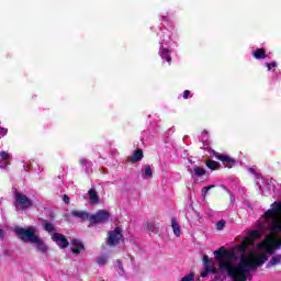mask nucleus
<instances>
[{"label":"nucleus","instance_id":"f257e3e1","mask_svg":"<svg viewBox=\"0 0 281 281\" xmlns=\"http://www.w3.org/2000/svg\"><path fill=\"white\" fill-rule=\"evenodd\" d=\"M258 238H260V232L251 231L233 250H227L225 247L215 250L213 254L215 261L218 263L220 271H226L228 278H232L234 281H247V273L249 271H256L258 267H262L269 260L265 252L258 257L254 254L249 256L245 254Z\"/></svg>","mask_w":281,"mask_h":281},{"label":"nucleus","instance_id":"f03ea898","mask_svg":"<svg viewBox=\"0 0 281 281\" xmlns=\"http://www.w3.org/2000/svg\"><path fill=\"white\" fill-rule=\"evenodd\" d=\"M14 233L22 240L23 243H31L33 244L36 241L38 235H36V228L34 226H29L27 228H23L21 226H16L14 228Z\"/></svg>","mask_w":281,"mask_h":281},{"label":"nucleus","instance_id":"7ed1b4c3","mask_svg":"<svg viewBox=\"0 0 281 281\" xmlns=\"http://www.w3.org/2000/svg\"><path fill=\"white\" fill-rule=\"evenodd\" d=\"M111 218V213L106 210H99L95 214H90L88 227H93V225H100L102 223H109Z\"/></svg>","mask_w":281,"mask_h":281},{"label":"nucleus","instance_id":"20e7f679","mask_svg":"<svg viewBox=\"0 0 281 281\" xmlns=\"http://www.w3.org/2000/svg\"><path fill=\"white\" fill-rule=\"evenodd\" d=\"M14 200L15 205L22 211L30 210L33 205L32 200L27 198V195L21 193V191H14Z\"/></svg>","mask_w":281,"mask_h":281},{"label":"nucleus","instance_id":"39448f33","mask_svg":"<svg viewBox=\"0 0 281 281\" xmlns=\"http://www.w3.org/2000/svg\"><path fill=\"white\" fill-rule=\"evenodd\" d=\"M122 227L116 226L114 231L108 233V245H119L120 240H122Z\"/></svg>","mask_w":281,"mask_h":281},{"label":"nucleus","instance_id":"423d86ee","mask_svg":"<svg viewBox=\"0 0 281 281\" xmlns=\"http://www.w3.org/2000/svg\"><path fill=\"white\" fill-rule=\"evenodd\" d=\"M52 240L54 243H57L58 247H60V249H67V247H69V240L67 239V237H65V235L60 234V233H54L52 235Z\"/></svg>","mask_w":281,"mask_h":281},{"label":"nucleus","instance_id":"0eeeda50","mask_svg":"<svg viewBox=\"0 0 281 281\" xmlns=\"http://www.w3.org/2000/svg\"><path fill=\"white\" fill-rule=\"evenodd\" d=\"M274 205L276 206L273 209H270L265 212L263 218H266V221H272V218H274L277 214H281V205L276 203Z\"/></svg>","mask_w":281,"mask_h":281},{"label":"nucleus","instance_id":"6e6552de","mask_svg":"<svg viewBox=\"0 0 281 281\" xmlns=\"http://www.w3.org/2000/svg\"><path fill=\"white\" fill-rule=\"evenodd\" d=\"M70 245H72L71 252L75 254V256H78L80 254H82V251H85V244H82V241H80L79 239H71Z\"/></svg>","mask_w":281,"mask_h":281},{"label":"nucleus","instance_id":"1a4fd4ad","mask_svg":"<svg viewBox=\"0 0 281 281\" xmlns=\"http://www.w3.org/2000/svg\"><path fill=\"white\" fill-rule=\"evenodd\" d=\"M71 216H74L75 218H79L82 223H85V221H89L91 214L86 211L72 210Z\"/></svg>","mask_w":281,"mask_h":281},{"label":"nucleus","instance_id":"9d476101","mask_svg":"<svg viewBox=\"0 0 281 281\" xmlns=\"http://www.w3.org/2000/svg\"><path fill=\"white\" fill-rule=\"evenodd\" d=\"M144 159V150L140 148H137L134 150L133 155L128 158V161L131 164H137V161H142Z\"/></svg>","mask_w":281,"mask_h":281},{"label":"nucleus","instance_id":"9b49d317","mask_svg":"<svg viewBox=\"0 0 281 281\" xmlns=\"http://www.w3.org/2000/svg\"><path fill=\"white\" fill-rule=\"evenodd\" d=\"M88 196L90 199L91 205H98V203H100V195L98 194V191H95V188H91L88 191Z\"/></svg>","mask_w":281,"mask_h":281},{"label":"nucleus","instance_id":"f8f14e48","mask_svg":"<svg viewBox=\"0 0 281 281\" xmlns=\"http://www.w3.org/2000/svg\"><path fill=\"white\" fill-rule=\"evenodd\" d=\"M36 246L37 251H40L41 254H47V245H45V241H43V239H41V237L37 236V238L35 239V241L32 244Z\"/></svg>","mask_w":281,"mask_h":281},{"label":"nucleus","instance_id":"ddd939ff","mask_svg":"<svg viewBox=\"0 0 281 281\" xmlns=\"http://www.w3.org/2000/svg\"><path fill=\"white\" fill-rule=\"evenodd\" d=\"M252 57H254L256 60H262V59L267 58V53L265 52V48H257V49L254 52Z\"/></svg>","mask_w":281,"mask_h":281},{"label":"nucleus","instance_id":"4468645a","mask_svg":"<svg viewBox=\"0 0 281 281\" xmlns=\"http://www.w3.org/2000/svg\"><path fill=\"white\" fill-rule=\"evenodd\" d=\"M218 161H222V164H228L231 166H234V164H236V159L227 156V155H222V156H217Z\"/></svg>","mask_w":281,"mask_h":281},{"label":"nucleus","instance_id":"2eb2a0df","mask_svg":"<svg viewBox=\"0 0 281 281\" xmlns=\"http://www.w3.org/2000/svg\"><path fill=\"white\" fill-rule=\"evenodd\" d=\"M171 227L173 231L175 236H181V226H179V223L175 217L171 218Z\"/></svg>","mask_w":281,"mask_h":281},{"label":"nucleus","instance_id":"dca6fc26","mask_svg":"<svg viewBox=\"0 0 281 281\" xmlns=\"http://www.w3.org/2000/svg\"><path fill=\"white\" fill-rule=\"evenodd\" d=\"M193 175L195 177H205L207 175V171L200 166H194L193 167Z\"/></svg>","mask_w":281,"mask_h":281},{"label":"nucleus","instance_id":"f3484780","mask_svg":"<svg viewBox=\"0 0 281 281\" xmlns=\"http://www.w3.org/2000/svg\"><path fill=\"white\" fill-rule=\"evenodd\" d=\"M160 56L167 60V63H172V57H170V50L168 48H161Z\"/></svg>","mask_w":281,"mask_h":281},{"label":"nucleus","instance_id":"a211bd4d","mask_svg":"<svg viewBox=\"0 0 281 281\" xmlns=\"http://www.w3.org/2000/svg\"><path fill=\"white\" fill-rule=\"evenodd\" d=\"M205 164L209 170H218L221 168V165L216 160H206Z\"/></svg>","mask_w":281,"mask_h":281},{"label":"nucleus","instance_id":"6ab92c4d","mask_svg":"<svg viewBox=\"0 0 281 281\" xmlns=\"http://www.w3.org/2000/svg\"><path fill=\"white\" fill-rule=\"evenodd\" d=\"M43 228L45 229V232H48V234H52V233L56 232V228L54 227V224H52L47 221L43 222Z\"/></svg>","mask_w":281,"mask_h":281},{"label":"nucleus","instance_id":"aec40b11","mask_svg":"<svg viewBox=\"0 0 281 281\" xmlns=\"http://www.w3.org/2000/svg\"><path fill=\"white\" fill-rule=\"evenodd\" d=\"M280 262H281V255L277 254V255L272 256V258L270 259L269 265L271 267H278V265H280Z\"/></svg>","mask_w":281,"mask_h":281},{"label":"nucleus","instance_id":"412c9836","mask_svg":"<svg viewBox=\"0 0 281 281\" xmlns=\"http://www.w3.org/2000/svg\"><path fill=\"white\" fill-rule=\"evenodd\" d=\"M214 188H216V186L214 184L202 188L201 190L202 198L205 200L207 198V192H210V190H214Z\"/></svg>","mask_w":281,"mask_h":281},{"label":"nucleus","instance_id":"4be33fe9","mask_svg":"<svg viewBox=\"0 0 281 281\" xmlns=\"http://www.w3.org/2000/svg\"><path fill=\"white\" fill-rule=\"evenodd\" d=\"M271 229L274 234H280L281 232V224L280 222H273L272 223V226H271Z\"/></svg>","mask_w":281,"mask_h":281},{"label":"nucleus","instance_id":"5701e85b","mask_svg":"<svg viewBox=\"0 0 281 281\" xmlns=\"http://www.w3.org/2000/svg\"><path fill=\"white\" fill-rule=\"evenodd\" d=\"M145 177H147V179H151L153 177V168H150V165L145 166Z\"/></svg>","mask_w":281,"mask_h":281},{"label":"nucleus","instance_id":"b1692460","mask_svg":"<svg viewBox=\"0 0 281 281\" xmlns=\"http://www.w3.org/2000/svg\"><path fill=\"white\" fill-rule=\"evenodd\" d=\"M106 262H108V260H106V257H104V256L99 257L97 260V265H99L100 267L106 265Z\"/></svg>","mask_w":281,"mask_h":281},{"label":"nucleus","instance_id":"393cba45","mask_svg":"<svg viewBox=\"0 0 281 281\" xmlns=\"http://www.w3.org/2000/svg\"><path fill=\"white\" fill-rule=\"evenodd\" d=\"M225 228V220H221L216 223V229H218V232H221L222 229Z\"/></svg>","mask_w":281,"mask_h":281},{"label":"nucleus","instance_id":"a878e982","mask_svg":"<svg viewBox=\"0 0 281 281\" xmlns=\"http://www.w3.org/2000/svg\"><path fill=\"white\" fill-rule=\"evenodd\" d=\"M0 157L3 161H8L10 159V154H8V151H0Z\"/></svg>","mask_w":281,"mask_h":281},{"label":"nucleus","instance_id":"bb28decb","mask_svg":"<svg viewBox=\"0 0 281 281\" xmlns=\"http://www.w3.org/2000/svg\"><path fill=\"white\" fill-rule=\"evenodd\" d=\"M210 262H212V259H210V257L207 255L203 256V265L204 267H210Z\"/></svg>","mask_w":281,"mask_h":281},{"label":"nucleus","instance_id":"cd10ccee","mask_svg":"<svg viewBox=\"0 0 281 281\" xmlns=\"http://www.w3.org/2000/svg\"><path fill=\"white\" fill-rule=\"evenodd\" d=\"M146 229H148V232H155V223L147 222Z\"/></svg>","mask_w":281,"mask_h":281},{"label":"nucleus","instance_id":"c85d7f7f","mask_svg":"<svg viewBox=\"0 0 281 281\" xmlns=\"http://www.w3.org/2000/svg\"><path fill=\"white\" fill-rule=\"evenodd\" d=\"M267 67H268V71H271L272 69H276V67H278V63L276 61L268 63Z\"/></svg>","mask_w":281,"mask_h":281},{"label":"nucleus","instance_id":"c756f323","mask_svg":"<svg viewBox=\"0 0 281 281\" xmlns=\"http://www.w3.org/2000/svg\"><path fill=\"white\" fill-rule=\"evenodd\" d=\"M266 252L270 255L276 254V246H267Z\"/></svg>","mask_w":281,"mask_h":281},{"label":"nucleus","instance_id":"7c9ffc66","mask_svg":"<svg viewBox=\"0 0 281 281\" xmlns=\"http://www.w3.org/2000/svg\"><path fill=\"white\" fill-rule=\"evenodd\" d=\"M181 281H194V273L183 277Z\"/></svg>","mask_w":281,"mask_h":281},{"label":"nucleus","instance_id":"2f4dec72","mask_svg":"<svg viewBox=\"0 0 281 281\" xmlns=\"http://www.w3.org/2000/svg\"><path fill=\"white\" fill-rule=\"evenodd\" d=\"M210 274V267H205V269L201 272V278H207Z\"/></svg>","mask_w":281,"mask_h":281},{"label":"nucleus","instance_id":"473e14b6","mask_svg":"<svg viewBox=\"0 0 281 281\" xmlns=\"http://www.w3.org/2000/svg\"><path fill=\"white\" fill-rule=\"evenodd\" d=\"M190 95H191L190 90H186V91L183 92V94H182V98H183V100H188V98H190Z\"/></svg>","mask_w":281,"mask_h":281},{"label":"nucleus","instance_id":"72a5a7b5","mask_svg":"<svg viewBox=\"0 0 281 281\" xmlns=\"http://www.w3.org/2000/svg\"><path fill=\"white\" fill-rule=\"evenodd\" d=\"M63 201H64V203H66V205H69V201H70L69 195L64 194Z\"/></svg>","mask_w":281,"mask_h":281},{"label":"nucleus","instance_id":"f704fd0d","mask_svg":"<svg viewBox=\"0 0 281 281\" xmlns=\"http://www.w3.org/2000/svg\"><path fill=\"white\" fill-rule=\"evenodd\" d=\"M211 155H213V157H215V159H218V157H222V154H218L216 150H212Z\"/></svg>","mask_w":281,"mask_h":281},{"label":"nucleus","instance_id":"c9c22d12","mask_svg":"<svg viewBox=\"0 0 281 281\" xmlns=\"http://www.w3.org/2000/svg\"><path fill=\"white\" fill-rule=\"evenodd\" d=\"M116 262H117L119 269H120L121 271H124V266H122V260L117 259Z\"/></svg>","mask_w":281,"mask_h":281},{"label":"nucleus","instance_id":"e433bc0d","mask_svg":"<svg viewBox=\"0 0 281 281\" xmlns=\"http://www.w3.org/2000/svg\"><path fill=\"white\" fill-rule=\"evenodd\" d=\"M0 238L3 240L5 238V231L0 228Z\"/></svg>","mask_w":281,"mask_h":281},{"label":"nucleus","instance_id":"4c0bfd02","mask_svg":"<svg viewBox=\"0 0 281 281\" xmlns=\"http://www.w3.org/2000/svg\"><path fill=\"white\" fill-rule=\"evenodd\" d=\"M0 133H1L2 135H7V134H8V128H1V130H0Z\"/></svg>","mask_w":281,"mask_h":281},{"label":"nucleus","instance_id":"58836bf2","mask_svg":"<svg viewBox=\"0 0 281 281\" xmlns=\"http://www.w3.org/2000/svg\"><path fill=\"white\" fill-rule=\"evenodd\" d=\"M274 247H276V249H280V247H281V241L274 243Z\"/></svg>","mask_w":281,"mask_h":281},{"label":"nucleus","instance_id":"ea45409f","mask_svg":"<svg viewBox=\"0 0 281 281\" xmlns=\"http://www.w3.org/2000/svg\"><path fill=\"white\" fill-rule=\"evenodd\" d=\"M210 273H216V269L210 268Z\"/></svg>","mask_w":281,"mask_h":281},{"label":"nucleus","instance_id":"a19ab883","mask_svg":"<svg viewBox=\"0 0 281 281\" xmlns=\"http://www.w3.org/2000/svg\"><path fill=\"white\" fill-rule=\"evenodd\" d=\"M162 21H166V16H162Z\"/></svg>","mask_w":281,"mask_h":281},{"label":"nucleus","instance_id":"79ce46f5","mask_svg":"<svg viewBox=\"0 0 281 281\" xmlns=\"http://www.w3.org/2000/svg\"><path fill=\"white\" fill-rule=\"evenodd\" d=\"M267 269H271V266H267Z\"/></svg>","mask_w":281,"mask_h":281},{"label":"nucleus","instance_id":"37998d69","mask_svg":"<svg viewBox=\"0 0 281 281\" xmlns=\"http://www.w3.org/2000/svg\"><path fill=\"white\" fill-rule=\"evenodd\" d=\"M4 168H8V164L4 165Z\"/></svg>","mask_w":281,"mask_h":281}]
</instances>
